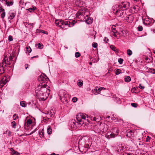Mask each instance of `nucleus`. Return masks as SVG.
<instances>
[{"instance_id":"603ef678","label":"nucleus","mask_w":155,"mask_h":155,"mask_svg":"<svg viewBox=\"0 0 155 155\" xmlns=\"http://www.w3.org/2000/svg\"><path fill=\"white\" fill-rule=\"evenodd\" d=\"M116 120H117V122H121L122 123H123V120L121 119H118L117 118Z\"/></svg>"},{"instance_id":"6ab92c4d","label":"nucleus","mask_w":155,"mask_h":155,"mask_svg":"<svg viewBox=\"0 0 155 155\" xmlns=\"http://www.w3.org/2000/svg\"><path fill=\"white\" fill-rule=\"evenodd\" d=\"M36 9V7L34 6H33L32 8H30L26 9L30 12H34Z\"/></svg>"},{"instance_id":"39448f33","label":"nucleus","mask_w":155,"mask_h":155,"mask_svg":"<svg viewBox=\"0 0 155 155\" xmlns=\"http://www.w3.org/2000/svg\"><path fill=\"white\" fill-rule=\"evenodd\" d=\"M112 132L113 133H107L105 135V137L107 138H114L115 137V136L118 135L119 131L118 130V128L115 127H113L111 129Z\"/></svg>"},{"instance_id":"4468645a","label":"nucleus","mask_w":155,"mask_h":155,"mask_svg":"<svg viewBox=\"0 0 155 155\" xmlns=\"http://www.w3.org/2000/svg\"><path fill=\"white\" fill-rule=\"evenodd\" d=\"M4 65L2 64H0V74H2L4 73L5 71V67H4Z\"/></svg>"},{"instance_id":"dca6fc26","label":"nucleus","mask_w":155,"mask_h":155,"mask_svg":"<svg viewBox=\"0 0 155 155\" xmlns=\"http://www.w3.org/2000/svg\"><path fill=\"white\" fill-rule=\"evenodd\" d=\"M133 133L131 130H127L126 132V136L128 137H130L132 135Z\"/></svg>"},{"instance_id":"7c9ffc66","label":"nucleus","mask_w":155,"mask_h":155,"mask_svg":"<svg viewBox=\"0 0 155 155\" xmlns=\"http://www.w3.org/2000/svg\"><path fill=\"white\" fill-rule=\"evenodd\" d=\"M11 125L12 127L16 128L17 124L15 121H13L11 122Z\"/></svg>"},{"instance_id":"de8ad7c7","label":"nucleus","mask_w":155,"mask_h":155,"mask_svg":"<svg viewBox=\"0 0 155 155\" xmlns=\"http://www.w3.org/2000/svg\"><path fill=\"white\" fill-rule=\"evenodd\" d=\"M123 61V59L121 58H120L118 60V62L120 64H121L122 63Z\"/></svg>"},{"instance_id":"69168bd1","label":"nucleus","mask_w":155,"mask_h":155,"mask_svg":"<svg viewBox=\"0 0 155 155\" xmlns=\"http://www.w3.org/2000/svg\"><path fill=\"white\" fill-rule=\"evenodd\" d=\"M97 119L96 117H94L93 118V120L94 121H99V120H97Z\"/></svg>"},{"instance_id":"c9c22d12","label":"nucleus","mask_w":155,"mask_h":155,"mask_svg":"<svg viewBox=\"0 0 155 155\" xmlns=\"http://www.w3.org/2000/svg\"><path fill=\"white\" fill-rule=\"evenodd\" d=\"M127 54L129 56H130L132 54V52L130 49H128L127 51Z\"/></svg>"},{"instance_id":"a18cd8bd","label":"nucleus","mask_w":155,"mask_h":155,"mask_svg":"<svg viewBox=\"0 0 155 155\" xmlns=\"http://www.w3.org/2000/svg\"><path fill=\"white\" fill-rule=\"evenodd\" d=\"M32 123V121L30 119L28 120L27 121V124H31Z\"/></svg>"},{"instance_id":"79ce46f5","label":"nucleus","mask_w":155,"mask_h":155,"mask_svg":"<svg viewBox=\"0 0 155 155\" xmlns=\"http://www.w3.org/2000/svg\"><path fill=\"white\" fill-rule=\"evenodd\" d=\"M138 30L139 31H142L143 30V27L142 26L139 25L138 27Z\"/></svg>"},{"instance_id":"13d9d810","label":"nucleus","mask_w":155,"mask_h":155,"mask_svg":"<svg viewBox=\"0 0 155 155\" xmlns=\"http://www.w3.org/2000/svg\"><path fill=\"white\" fill-rule=\"evenodd\" d=\"M78 6L79 7H82V5H81V2L79 1L78 2Z\"/></svg>"},{"instance_id":"5701e85b","label":"nucleus","mask_w":155,"mask_h":155,"mask_svg":"<svg viewBox=\"0 0 155 155\" xmlns=\"http://www.w3.org/2000/svg\"><path fill=\"white\" fill-rule=\"evenodd\" d=\"M110 47L112 50L115 51V52H118V50H117V48L114 45H111L110 46Z\"/></svg>"},{"instance_id":"49530a36","label":"nucleus","mask_w":155,"mask_h":155,"mask_svg":"<svg viewBox=\"0 0 155 155\" xmlns=\"http://www.w3.org/2000/svg\"><path fill=\"white\" fill-rule=\"evenodd\" d=\"M80 56V54L79 52H76L75 54V57L77 58L79 57Z\"/></svg>"},{"instance_id":"72a5a7b5","label":"nucleus","mask_w":155,"mask_h":155,"mask_svg":"<svg viewBox=\"0 0 155 155\" xmlns=\"http://www.w3.org/2000/svg\"><path fill=\"white\" fill-rule=\"evenodd\" d=\"M15 16V15L14 13H12V15H10L8 17V18L10 20L13 19Z\"/></svg>"},{"instance_id":"9b49d317","label":"nucleus","mask_w":155,"mask_h":155,"mask_svg":"<svg viewBox=\"0 0 155 155\" xmlns=\"http://www.w3.org/2000/svg\"><path fill=\"white\" fill-rule=\"evenodd\" d=\"M9 61H8V58L5 56L3 58L2 64H3L5 66V67H6L7 64H8Z\"/></svg>"},{"instance_id":"e433bc0d","label":"nucleus","mask_w":155,"mask_h":155,"mask_svg":"<svg viewBox=\"0 0 155 155\" xmlns=\"http://www.w3.org/2000/svg\"><path fill=\"white\" fill-rule=\"evenodd\" d=\"M94 90L96 92H97L98 94H99V93L101 92V90L100 88H98L97 87H95Z\"/></svg>"},{"instance_id":"1a4fd4ad","label":"nucleus","mask_w":155,"mask_h":155,"mask_svg":"<svg viewBox=\"0 0 155 155\" xmlns=\"http://www.w3.org/2000/svg\"><path fill=\"white\" fill-rule=\"evenodd\" d=\"M45 114L46 115V117L50 118L51 117H53L54 116L55 112L54 110L52 109L50 111L46 112Z\"/></svg>"},{"instance_id":"0e129e2a","label":"nucleus","mask_w":155,"mask_h":155,"mask_svg":"<svg viewBox=\"0 0 155 155\" xmlns=\"http://www.w3.org/2000/svg\"><path fill=\"white\" fill-rule=\"evenodd\" d=\"M13 58L12 56H10L9 57V61H12V60Z\"/></svg>"},{"instance_id":"aec40b11","label":"nucleus","mask_w":155,"mask_h":155,"mask_svg":"<svg viewBox=\"0 0 155 155\" xmlns=\"http://www.w3.org/2000/svg\"><path fill=\"white\" fill-rule=\"evenodd\" d=\"M124 81L126 82H130L131 80V78L130 76H126L124 77Z\"/></svg>"},{"instance_id":"f257e3e1","label":"nucleus","mask_w":155,"mask_h":155,"mask_svg":"<svg viewBox=\"0 0 155 155\" xmlns=\"http://www.w3.org/2000/svg\"><path fill=\"white\" fill-rule=\"evenodd\" d=\"M41 80L42 81V83L40 84L36 88L35 93L37 96L41 97L45 96L48 91L49 92L50 90L46 87L48 86L46 85L49 79L47 77L45 78L43 76H40Z\"/></svg>"},{"instance_id":"a878e982","label":"nucleus","mask_w":155,"mask_h":155,"mask_svg":"<svg viewBox=\"0 0 155 155\" xmlns=\"http://www.w3.org/2000/svg\"><path fill=\"white\" fill-rule=\"evenodd\" d=\"M85 21L87 24H90L91 23L92 20L91 18H87V19Z\"/></svg>"},{"instance_id":"0eeeda50","label":"nucleus","mask_w":155,"mask_h":155,"mask_svg":"<svg viewBox=\"0 0 155 155\" xmlns=\"http://www.w3.org/2000/svg\"><path fill=\"white\" fill-rule=\"evenodd\" d=\"M130 3L126 0L122 1L120 2V4L118 5L119 8L123 10H127L130 7Z\"/></svg>"},{"instance_id":"680f3d73","label":"nucleus","mask_w":155,"mask_h":155,"mask_svg":"<svg viewBox=\"0 0 155 155\" xmlns=\"http://www.w3.org/2000/svg\"><path fill=\"white\" fill-rule=\"evenodd\" d=\"M150 139V137H149V136H148L147 138H146V141L148 142L149 141Z\"/></svg>"},{"instance_id":"37998d69","label":"nucleus","mask_w":155,"mask_h":155,"mask_svg":"<svg viewBox=\"0 0 155 155\" xmlns=\"http://www.w3.org/2000/svg\"><path fill=\"white\" fill-rule=\"evenodd\" d=\"M111 118L115 122H117V120H116L117 118L115 117L114 115H113V117H111Z\"/></svg>"},{"instance_id":"bf43d9fd","label":"nucleus","mask_w":155,"mask_h":155,"mask_svg":"<svg viewBox=\"0 0 155 155\" xmlns=\"http://www.w3.org/2000/svg\"><path fill=\"white\" fill-rule=\"evenodd\" d=\"M139 87L141 89H143L145 87L143 86H141V84H140L139 86Z\"/></svg>"},{"instance_id":"cd10ccee","label":"nucleus","mask_w":155,"mask_h":155,"mask_svg":"<svg viewBox=\"0 0 155 155\" xmlns=\"http://www.w3.org/2000/svg\"><path fill=\"white\" fill-rule=\"evenodd\" d=\"M26 53H30L31 51V49L30 46H28L26 47Z\"/></svg>"},{"instance_id":"423d86ee","label":"nucleus","mask_w":155,"mask_h":155,"mask_svg":"<svg viewBox=\"0 0 155 155\" xmlns=\"http://www.w3.org/2000/svg\"><path fill=\"white\" fill-rule=\"evenodd\" d=\"M58 95L60 97V100L61 101H65L67 102L68 99V97L67 94V92L64 90H60L58 93Z\"/></svg>"},{"instance_id":"864d4df0","label":"nucleus","mask_w":155,"mask_h":155,"mask_svg":"<svg viewBox=\"0 0 155 155\" xmlns=\"http://www.w3.org/2000/svg\"><path fill=\"white\" fill-rule=\"evenodd\" d=\"M4 1L5 2L7 6H10L9 2L7 1V0H4Z\"/></svg>"},{"instance_id":"ddd939ff","label":"nucleus","mask_w":155,"mask_h":155,"mask_svg":"<svg viewBox=\"0 0 155 155\" xmlns=\"http://www.w3.org/2000/svg\"><path fill=\"white\" fill-rule=\"evenodd\" d=\"M116 150L118 152L122 153L124 152L125 150V149L123 146H118L116 149Z\"/></svg>"},{"instance_id":"3c124183","label":"nucleus","mask_w":155,"mask_h":155,"mask_svg":"<svg viewBox=\"0 0 155 155\" xmlns=\"http://www.w3.org/2000/svg\"><path fill=\"white\" fill-rule=\"evenodd\" d=\"M131 105L134 107H137V104L135 103H132L131 104Z\"/></svg>"},{"instance_id":"58836bf2","label":"nucleus","mask_w":155,"mask_h":155,"mask_svg":"<svg viewBox=\"0 0 155 155\" xmlns=\"http://www.w3.org/2000/svg\"><path fill=\"white\" fill-rule=\"evenodd\" d=\"M121 73V70L119 69H117L115 72L116 75H118Z\"/></svg>"},{"instance_id":"412c9836","label":"nucleus","mask_w":155,"mask_h":155,"mask_svg":"<svg viewBox=\"0 0 155 155\" xmlns=\"http://www.w3.org/2000/svg\"><path fill=\"white\" fill-rule=\"evenodd\" d=\"M88 11L87 8H84L81 9V11L82 12V16H84L85 14V13L87 12V11Z\"/></svg>"},{"instance_id":"a19ab883","label":"nucleus","mask_w":155,"mask_h":155,"mask_svg":"<svg viewBox=\"0 0 155 155\" xmlns=\"http://www.w3.org/2000/svg\"><path fill=\"white\" fill-rule=\"evenodd\" d=\"M92 46L93 48H96L97 47V44L96 42H93L92 43Z\"/></svg>"},{"instance_id":"f704fd0d","label":"nucleus","mask_w":155,"mask_h":155,"mask_svg":"<svg viewBox=\"0 0 155 155\" xmlns=\"http://www.w3.org/2000/svg\"><path fill=\"white\" fill-rule=\"evenodd\" d=\"M115 26L113 25L112 28V32L117 33V31L116 30L115 28H114L115 27Z\"/></svg>"},{"instance_id":"8fccbe9b","label":"nucleus","mask_w":155,"mask_h":155,"mask_svg":"<svg viewBox=\"0 0 155 155\" xmlns=\"http://www.w3.org/2000/svg\"><path fill=\"white\" fill-rule=\"evenodd\" d=\"M13 39L12 36L9 35L8 38V40L9 41H13Z\"/></svg>"},{"instance_id":"c85d7f7f","label":"nucleus","mask_w":155,"mask_h":155,"mask_svg":"<svg viewBox=\"0 0 155 155\" xmlns=\"http://www.w3.org/2000/svg\"><path fill=\"white\" fill-rule=\"evenodd\" d=\"M82 15V12L81 11V9L78 11L76 14V17L77 18H79V16Z\"/></svg>"},{"instance_id":"2f4dec72","label":"nucleus","mask_w":155,"mask_h":155,"mask_svg":"<svg viewBox=\"0 0 155 155\" xmlns=\"http://www.w3.org/2000/svg\"><path fill=\"white\" fill-rule=\"evenodd\" d=\"M78 85L79 87L82 86L83 85V81H81L80 80H79L78 81Z\"/></svg>"},{"instance_id":"774afa93","label":"nucleus","mask_w":155,"mask_h":155,"mask_svg":"<svg viewBox=\"0 0 155 155\" xmlns=\"http://www.w3.org/2000/svg\"><path fill=\"white\" fill-rule=\"evenodd\" d=\"M116 33H117L112 32V35L114 37H116L117 35L116 34Z\"/></svg>"},{"instance_id":"a211bd4d","label":"nucleus","mask_w":155,"mask_h":155,"mask_svg":"<svg viewBox=\"0 0 155 155\" xmlns=\"http://www.w3.org/2000/svg\"><path fill=\"white\" fill-rule=\"evenodd\" d=\"M39 135L40 137H44V130L43 129H41L39 131Z\"/></svg>"},{"instance_id":"6e6552de","label":"nucleus","mask_w":155,"mask_h":155,"mask_svg":"<svg viewBox=\"0 0 155 155\" xmlns=\"http://www.w3.org/2000/svg\"><path fill=\"white\" fill-rule=\"evenodd\" d=\"M100 130L102 133L105 132L107 130V125L104 123H101L100 125Z\"/></svg>"},{"instance_id":"052dcab7","label":"nucleus","mask_w":155,"mask_h":155,"mask_svg":"<svg viewBox=\"0 0 155 155\" xmlns=\"http://www.w3.org/2000/svg\"><path fill=\"white\" fill-rule=\"evenodd\" d=\"M77 101V98L76 97H74L72 99V101L73 102H75Z\"/></svg>"},{"instance_id":"b1692460","label":"nucleus","mask_w":155,"mask_h":155,"mask_svg":"<svg viewBox=\"0 0 155 155\" xmlns=\"http://www.w3.org/2000/svg\"><path fill=\"white\" fill-rule=\"evenodd\" d=\"M35 46L38 48L40 49H42L43 48V45L42 44L40 43H39L38 44L35 45Z\"/></svg>"},{"instance_id":"9d476101","label":"nucleus","mask_w":155,"mask_h":155,"mask_svg":"<svg viewBox=\"0 0 155 155\" xmlns=\"http://www.w3.org/2000/svg\"><path fill=\"white\" fill-rule=\"evenodd\" d=\"M70 125L71 128H77L80 125V124L78 122H76L75 120H72L71 121Z\"/></svg>"},{"instance_id":"338daca9","label":"nucleus","mask_w":155,"mask_h":155,"mask_svg":"<svg viewBox=\"0 0 155 155\" xmlns=\"http://www.w3.org/2000/svg\"><path fill=\"white\" fill-rule=\"evenodd\" d=\"M9 5H10H10H13V2H12V1H11L10 2H9Z\"/></svg>"},{"instance_id":"f03ea898","label":"nucleus","mask_w":155,"mask_h":155,"mask_svg":"<svg viewBox=\"0 0 155 155\" xmlns=\"http://www.w3.org/2000/svg\"><path fill=\"white\" fill-rule=\"evenodd\" d=\"M87 115L83 113L78 114L76 116V119L78 122L80 124V126L82 125L84 126L88 124L89 123Z\"/></svg>"},{"instance_id":"20e7f679","label":"nucleus","mask_w":155,"mask_h":155,"mask_svg":"<svg viewBox=\"0 0 155 155\" xmlns=\"http://www.w3.org/2000/svg\"><path fill=\"white\" fill-rule=\"evenodd\" d=\"M118 5H116L114 6L112 8V10L114 13L116 14L118 16L123 17L126 14V12H124V10H122L119 8Z\"/></svg>"},{"instance_id":"ea45409f","label":"nucleus","mask_w":155,"mask_h":155,"mask_svg":"<svg viewBox=\"0 0 155 155\" xmlns=\"http://www.w3.org/2000/svg\"><path fill=\"white\" fill-rule=\"evenodd\" d=\"M1 18L3 19L4 18L5 15V12H2V13L1 14Z\"/></svg>"},{"instance_id":"c03bdc74","label":"nucleus","mask_w":155,"mask_h":155,"mask_svg":"<svg viewBox=\"0 0 155 155\" xmlns=\"http://www.w3.org/2000/svg\"><path fill=\"white\" fill-rule=\"evenodd\" d=\"M13 119L14 120H16L18 118V116L16 114H15L13 115Z\"/></svg>"},{"instance_id":"6e6d98bb","label":"nucleus","mask_w":155,"mask_h":155,"mask_svg":"<svg viewBox=\"0 0 155 155\" xmlns=\"http://www.w3.org/2000/svg\"><path fill=\"white\" fill-rule=\"evenodd\" d=\"M49 119V118H48L46 117H43V120L44 121H48Z\"/></svg>"},{"instance_id":"bb28decb","label":"nucleus","mask_w":155,"mask_h":155,"mask_svg":"<svg viewBox=\"0 0 155 155\" xmlns=\"http://www.w3.org/2000/svg\"><path fill=\"white\" fill-rule=\"evenodd\" d=\"M47 133L49 134H50L52 133V129L50 126H48L47 128Z\"/></svg>"},{"instance_id":"f8f14e48","label":"nucleus","mask_w":155,"mask_h":155,"mask_svg":"<svg viewBox=\"0 0 155 155\" xmlns=\"http://www.w3.org/2000/svg\"><path fill=\"white\" fill-rule=\"evenodd\" d=\"M99 127V125H95L94 127V130L95 133L98 134H101V130H100V127Z\"/></svg>"},{"instance_id":"4c0bfd02","label":"nucleus","mask_w":155,"mask_h":155,"mask_svg":"<svg viewBox=\"0 0 155 155\" xmlns=\"http://www.w3.org/2000/svg\"><path fill=\"white\" fill-rule=\"evenodd\" d=\"M149 72L153 74H155V69L150 68L149 70Z\"/></svg>"},{"instance_id":"4d7b16f0","label":"nucleus","mask_w":155,"mask_h":155,"mask_svg":"<svg viewBox=\"0 0 155 155\" xmlns=\"http://www.w3.org/2000/svg\"><path fill=\"white\" fill-rule=\"evenodd\" d=\"M123 155H134V154L132 153H123Z\"/></svg>"},{"instance_id":"09e8293b","label":"nucleus","mask_w":155,"mask_h":155,"mask_svg":"<svg viewBox=\"0 0 155 155\" xmlns=\"http://www.w3.org/2000/svg\"><path fill=\"white\" fill-rule=\"evenodd\" d=\"M146 21H145L144 22V23L145 24H146V25H150L152 23V22H150V21H149L148 22H146Z\"/></svg>"},{"instance_id":"393cba45","label":"nucleus","mask_w":155,"mask_h":155,"mask_svg":"<svg viewBox=\"0 0 155 155\" xmlns=\"http://www.w3.org/2000/svg\"><path fill=\"white\" fill-rule=\"evenodd\" d=\"M139 155H149V154L146 151L142 150L140 152Z\"/></svg>"},{"instance_id":"473e14b6","label":"nucleus","mask_w":155,"mask_h":155,"mask_svg":"<svg viewBox=\"0 0 155 155\" xmlns=\"http://www.w3.org/2000/svg\"><path fill=\"white\" fill-rule=\"evenodd\" d=\"M20 105L22 107H26V104H25V102L23 101L20 102Z\"/></svg>"},{"instance_id":"e2e57ef3","label":"nucleus","mask_w":155,"mask_h":155,"mask_svg":"<svg viewBox=\"0 0 155 155\" xmlns=\"http://www.w3.org/2000/svg\"><path fill=\"white\" fill-rule=\"evenodd\" d=\"M0 10L1 11V12H0V13L5 12L4 9H3L1 7H0Z\"/></svg>"},{"instance_id":"f3484780","label":"nucleus","mask_w":155,"mask_h":155,"mask_svg":"<svg viewBox=\"0 0 155 155\" xmlns=\"http://www.w3.org/2000/svg\"><path fill=\"white\" fill-rule=\"evenodd\" d=\"M133 18L132 16L129 15L126 17V20L127 21L130 22L133 20Z\"/></svg>"},{"instance_id":"7ed1b4c3","label":"nucleus","mask_w":155,"mask_h":155,"mask_svg":"<svg viewBox=\"0 0 155 155\" xmlns=\"http://www.w3.org/2000/svg\"><path fill=\"white\" fill-rule=\"evenodd\" d=\"M55 22L57 26L64 29H66L68 27H71V25L73 26L74 24L73 22L68 21H64L62 20H56Z\"/></svg>"},{"instance_id":"2eb2a0df","label":"nucleus","mask_w":155,"mask_h":155,"mask_svg":"<svg viewBox=\"0 0 155 155\" xmlns=\"http://www.w3.org/2000/svg\"><path fill=\"white\" fill-rule=\"evenodd\" d=\"M145 60L146 61V62L147 63H152L153 58L151 57H146L144 58Z\"/></svg>"},{"instance_id":"c756f323","label":"nucleus","mask_w":155,"mask_h":155,"mask_svg":"<svg viewBox=\"0 0 155 155\" xmlns=\"http://www.w3.org/2000/svg\"><path fill=\"white\" fill-rule=\"evenodd\" d=\"M36 31L39 33H41L43 34H46V31L44 30L41 29H37L36 30Z\"/></svg>"},{"instance_id":"5fc2aeb1","label":"nucleus","mask_w":155,"mask_h":155,"mask_svg":"<svg viewBox=\"0 0 155 155\" xmlns=\"http://www.w3.org/2000/svg\"><path fill=\"white\" fill-rule=\"evenodd\" d=\"M104 41L106 43H107L109 41V39L107 37H105L104 39Z\"/></svg>"},{"instance_id":"4be33fe9","label":"nucleus","mask_w":155,"mask_h":155,"mask_svg":"<svg viewBox=\"0 0 155 155\" xmlns=\"http://www.w3.org/2000/svg\"><path fill=\"white\" fill-rule=\"evenodd\" d=\"M11 151H12V155H20V153L14 150L12 148L11 149Z\"/></svg>"}]
</instances>
